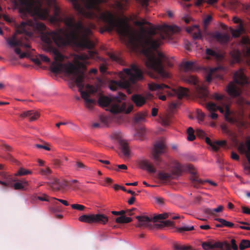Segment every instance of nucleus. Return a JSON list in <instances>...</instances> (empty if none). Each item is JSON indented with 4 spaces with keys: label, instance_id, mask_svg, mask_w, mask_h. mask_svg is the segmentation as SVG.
Returning a JSON list of instances; mask_svg holds the SVG:
<instances>
[{
    "label": "nucleus",
    "instance_id": "obj_14",
    "mask_svg": "<svg viewBox=\"0 0 250 250\" xmlns=\"http://www.w3.org/2000/svg\"><path fill=\"white\" fill-rule=\"evenodd\" d=\"M206 142L215 151H218L221 147L224 146L227 144V142L225 140L212 142L208 137L206 138Z\"/></svg>",
    "mask_w": 250,
    "mask_h": 250
},
{
    "label": "nucleus",
    "instance_id": "obj_60",
    "mask_svg": "<svg viewBox=\"0 0 250 250\" xmlns=\"http://www.w3.org/2000/svg\"><path fill=\"white\" fill-rule=\"evenodd\" d=\"M200 228L202 229L208 230L210 229V227L208 225H201Z\"/></svg>",
    "mask_w": 250,
    "mask_h": 250
},
{
    "label": "nucleus",
    "instance_id": "obj_12",
    "mask_svg": "<svg viewBox=\"0 0 250 250\" xmlns=\"http://www.w3.org/2000/svg\"><path fill=\"white\" fill-rule=\"evenodd\" d=\"M4 179H5L4 181L0 180V184L5 187H13L16 190H25L28 185V182L25 180H18L16 182V180H13V181L15 182V183L12 185V180L10 178H7L6 176Z\"/></svg>",
    "mask_w": 250,
    "mask_h": 250
},
{
    "label": "nucleus",
    "instance_id": "obj_48",
    "mask_svg": "<svg viewBox=\"0 0 250 250\" xmlns=\"http://www.w3.org/2000/svg\"><path fill=\"white\" fill-rule=\"evenodd\" d=\"M99 69H100V71L102 74H105L106 72V69H107L106 66L104 64H102L100 65Z\"/></svg>",
    "mask_w": 250,
    "mask_h": 250
},
{
    "label": "nucleus",
    "instance_id": "obj_3",
    "mask_svg": "<svg viewBox=\"0 0 250 250\" xmlns=\"http://www.w3.org/2000/svg\"><path fill=\"white\" fill-rule=\"evenodd\" d=\"M121 80L111 81L109 84V88L115 91L118 88H127L129 93H131L130 89L137 81L143 79L142 71L135 64H132L129 68H124L123 72L119 73Z\"/></svg>",
    "mask_w": 250,
    "mask_h": 250
},
{
    "label": "nucleus",
    "instance_id": "obj_49",
    "mask_svg": "<svg viewBox=\"0 0 250 250\" xmlns=\"http://www.w3.org/2000/svg\"><path fill=\"white\" fill-rule=\"evenodd\" d=\"M110 58L113 61H116V62H119L120 61V58L119 56L116 55L114 54H111L109 55Z\"/></svg>",
    "mask_w": 250,
    "mask_h": 250
},
{
    "label": "nucleus",
    "instance_id": "obj_15",
    "mask_svg": "<svg viewBox=\"0 0 250 250\" xmlns=\"http://www.w3.org/2000/svg\"><path fill=\"white\" fill-rule=\"evenodd\" d=\"M40 116V113L35 110H28L22 113L20 116L22 118H28L30 122L37 120Z\"/></svg>",
    "mask_w": 250,
    "mask_h": 250
},
{
    "label": "nucleus",
    "instance_id": "obj_56",
    "mask_svg": "<svg viewBox=\"0 0 250 250\" xmlns=\"http://www.w3.org/2000/svg\"><path fill=\"white\" fill-rule=\"evenodd\" d=\"M113 182V180L109 177H106L105 179V183L102 184L103 186H106L107 184H110Z\"/></svg>",
    "mask_w": 250,
    "mask_h": 250
},
{
    "label": "nucleus",
    "instance_id": "obj_7",
    "mask_svg": "<svg viewBox=\"0 0 250 250\" xmlns=\"http://www.w3.org/2000/svg\"><path fill=\"white\" fill-rule=\"evenodd\" d=\"M148 87L151 91H161L164 90L165 88L167 89L165 91V93H166L168 96H176L179 100L187 96L188 91V89L182 87H179L177 89H170L169 87L166 84H159L153 82L149 83Z\"/></svg>",
    "mask_w": 250,
    "mask_h": 250
},
{
    "label": "nucleus",
    "instance_id": "obj_23",
    "mask_svg": "<svg viewBox=\"0 0 250 250\" xmlns=\"http://www.w3.org/2000/svg\"><path fill=\"white\" fill-rule=\"evenodd\" d=\"M48 185L53 190L57 191L60 189L61 185L58 179H56L53 181L49 182Z\"/></svg>",
    "mask_w": 250,
    "mask_h": 250
},
{
    "label": "nucleus",
    "instance_id": "obj_39",
    "mask_svg": "<svg viewBox=\"0 0 250 250\" xmlns=\"http://www.w3.org/2000/svg\"><path fill=\"white\" fill-rule=\"evenodd\" d=\"M39 58L40 60L46 62L47 63H50L51 62L50 59L46 56L41 54L39 55Z\"/></svg>",
    "mask_w": 250,
    "mask_h": 250
},
{
    "label": "nucleus",
    "instance_id": "obj_62",
    "mask_svg": "<svg viewBox=\"0 0 250 250\" xmlns=\"http://www.w3.org/2000/svg\"><path fill=\"white\" fill-rule=\"evenodd\" d=\"M3 146L4 147V148L5 149V150L6 151H11L12 150V147L8 145L7 144H3Z\"/></svg>",
    "mask_w": 250,
    "mask_h": 250
},
{
    "label": "nucleus",
    "instance_id": "obj_52",
    "mask_svg": "<svg viewBox=\"0 0 250 250\" xmlns=\"http://www.w3.org/2000/svg\"><path fill=\"white\" fill-rule=\"evenodd\" d=\"M231 158L234 160L238 161L239 160V155L234 152H231Z\"/></svg>",
    "mask_w": 250,
    "mask_h": 250
},
{
    "label": "nucleus",
    "instance_id": "obj_28",
    "mask_svg": "<svg viewBox=\"0 0 250 250\" xmlns=\"http://www.w3.org/2000/svg\"><path fill=\"white\" fill-rule=\"evenodd\" d=\"M239 249L241 250H244L250 247V241L246 239L241 240L239 244Z\"/></svg>",
    "mask_w": 250,
    "mask_h": 250
},
{
    "label": "nucleus",
    "instance_id": "obj_36",
    "mask_svg": "<svg viewBox=\"0 0 250 250\" xmlns=\"http://www.w3.org/2000/svg\"><path fill=\"white\" fill-rule=\"evenodd\" d=\"M197 118L200 121H203L205 117V114L200 110L197 109L196 111Z\"/></svg>",
    "mask_w": 250,
    "mask_h": 250
},
{
    "label": "nucleus",
    "instance_id": "obj_50",
    "mask_svg": "<svg viewBox=\"0 0 250 250\" xmlns=\"http://www.w3.org/2000/svg\"><path fill=\"white\" fill-rule=\"evenodd\" d=\"M41 173L44 175H48L51 173V170L49 167H46L44 169L41 170Z\"/></svg>",
    "mask_w": 250,
    "mask_h": 250
},
{
    "label": "nucleus",
    "instance_id": "obj_54",
    "mask_svg": "<svg viewBox=\"0 0 250 250\" xmlns=\"http://www.w3.org/2000/svg\"><path fill=\"white\" fill-rule=\"evenodd\" d=\"M242 212L244 213L250 214V208L247 207L242 206Z\"/></svg>",
    "mask_w": 250,
    "mask_h": 250
},
{
    "label": "nucleus",
    "instance_id": "obj_16",
    "mask_svg": "<svg viewBox=\"0 0 250 250\" xmlns=\"http://www.w3.org/2000/svg\"><path fill=\"white\" fill-rule=\"evenodd\" d=\"M146 98L141 94H135L131 97V100L137 107H141L146 103Z\"/></svg>",
    "mask_w": 250,
    "mask_h": 250
},
{
    "label": "nucleus",
    "instance_id": "obj_25",
    "mask_svg": "<svg viewBox=\"0 0 250 250\" xmlns=\"http://www.w3.org/2000/svg\"><path fill=\"white\" fill-rule=\"evenodd\" d=\"M132 219L130 217L122 215L116 219V222L117 223H127L131 222Z\"/></svg>",
    "mask_w": 250,
    "mask_h": 250
},
{
    "label": "nucleus",
    "instance_id": "obj_27",
    "mask_svg": "<svg viewBox=\"0 0 250 250\" xmlns=\"http://www.w3.org/2000/svg\"><path fill=\"white\" fill-rule=\"evenodd\" d=\"M173 225V222L170 220H165L162 221L160 222V224H156L155 225L156 226L157 228H161L164 227H169L172 226Z\"/></svg>",
    "mask_w": 250,
    "mask_h": 250
},
{
    "label": "nucleus",
    "instance_id": "obj_61",
    "mask_svg": "<svg viewBox=\"0 0 250 250\" xmlns=\"http://www.w3.org/2000/svg\"><path fill=\"white\" fill-rule=\"evenodd\" d=\"M162 124L164 125H168L169 124V121L168 119L166 118V119H163Z\"/></svg>",
    "mask_w": 250,
    "mask_h": 250
},
{
    "label": "nucleus",
    "instance_id": "obj_47",
    "mask_svg": "<svg viewBox=\"0 0 250 250\" xmlns=\"http://www.w3.org/2000/svg\"><path fill=\"white\" fill-rule=\"evenodd\" d=\"M145 119V116L143 115L139 114L137 115L135 117V121L136 122H140L143 121Z\"/></svg>",
    "mask_w": 250,
    "mask_h": 250
},
{
    "label": "nucleus",
    "instance_id": "obj_57",
    "mask_svg": "<svg viewBox=\"0 0 250 250\" xmlns=\"http://www.w3.org/2000/svg\"><path fill=\"white\" fill-rule=\"evenodd\" d=\"M242 42L245 45H250V41L248 38L243 37L242 39Z\"/></svg>",
    "mask_w": 250,
    "mask_h": 250
},
{
    "label": "nucleus",
    "instance_id": "obj_46",
    "mask_svg": "<svg viewBox=\"0 0 250 250\" xmlns=\"http://www.w3.org/2000/svg\"><path fill=\"white\" fill-rule=\"evenodd\" d=\"M51 199L53 200L58 201L60 202V203H62V204H63L64 205L66 206H68L69 205V203L66 200H62V199H57V198H56L55 197L51 198Z\"/></svg>",
    "mask_w": 250,
    "mask_h": 250
},
{
    "label": "nucleus",
    "instance_id": "obj_19",
    "mask_svg": "<svg viewBox=\"0 0 250 250\" xmlns=\"http://www.w3.org/2000/svg\"><path fill=\"white\" fill-rule=\"evenodd\" d=\"M128 4V0H119L115 1L114 6L117 10L121 11L125 10Z\"/></svg>",
    "mask_w": 250,
    "mask_h": 250
},
{
    "label": "nucleus",
    "instance_id": "obj_13",
    "mask_svg": "<svg viewBox=\"0 0 250 250\" xmlns=\"http://www.w3.org/2000/svg\"><path fill=\"white\" fill-rule=\"evenodd\" d=\"M210 37L222 45L227 44L231 40L230 35L227 33H222L215 31L210 34Z\"/></svg>",
    "mask_w": 250,
    "mask_h": 250
},
{
    "label": "nucleus",
    "instance_id": "obj_59",
    "mask_svg": "<svg viewBox=\"0 0 250 250\" xmlns=\"http://www.w3.org/2000/svg\"><path fill=\"white\" fill-rule=\"evenodd\" d=\"M107 167L109 169L115 170L116 171H118V169L117 168V165H111L109 167Z\"/></svg>",
    "mask_w": 250,
    "mask_h": 250
},
{
    "label": "nucleus",
    "instance_id": "obj_38",
    "mask_svg": "<svg viewBox=\"0 0 250 250\" xmlns=\"http://www.w3.org/2000/svg\"><path fill=\"white\" fill-rule=\"evenodd\" d=\"M192 37L193 39L194 40H197V39H201L203 40V36L201 33L200 31H198L197 32L193 33L192 35Z\"/></svg>",
    "mask_w": 250,
    "mask_h": 250
},
{
    "label": "nucleus",
    "instance_id": "obj_17",
    "mask_svg": "<svg viewBox=\"0 0 250 250\" xmlns=\"http://www.w3.org/2000/svg\"><path fill=\"white\" fill-rule=\"evenodd\" d=\"M140 166L142 168L146 169L150 173H154L156 172V168L148 160H143L141 161Z\"/></svg>",
    "mask_w": 250,
    "mask_h": 250
},
{
    "label": "nucleus",
    "instance_id": "obj_8",
    "mask_svg": "<svg viewBox=\"0 0 250 250\" xmlns=\"http://www.w3.org/2000/svg\"><path fill=\"white\" fill-rule=\"evenodd\" d=\"M168 217V214L167 213L158 214L154 216L152 218H150L147 216H137L136 218L138 220L139 224L136 226L139 228H147L151 229L153 228L152 221L154 223L158 221L160 222V220Z\"/></svg>",
    "mask_w": 250,
    "mask_h": 250
},
{
    "label": "nucleus",
    "instance_id": "obj_43",
    "mask_svg": "<svg viewBox=\"0 0 250 250\" xmlns=\"http://www.w3.org/2000/svg\"><path fill=\"white\" fill-rule=\"evenodd\" d=\"M180 103L179 102H172L169 104V107L171 109H175L180 105Z\"/></svg>",
    "mask_w": 250,
    "mask_h": 250
},
{
    "label": "nucleus",
    "instance_id": "obj_4",
    "mask_svg": "<svg viewBox=\"0 0 250 250\" xmlns=\"http://www.w3.org/2000/svg\"><path fill=\"white\" fill-rule=\"evenodd\" d=\"M183 172H188L191 174L190 180L195 187H197L198 184L202 182L198 179L196 175V170L191 165H182L176 163L169 172L164 170L159 171L158 173V178L163 181H169L180 176Z\"/></svg>",
    "mask_w": 250,
    "mask_h": 250
},
{
    "label": "nucleus",
    "instance_id": "obj_29",
    "mask_svg": "<svg viewBox=\"0 0 250 250\" xmlns=\"http://www.w3.org/2000/svg\"><path fill=\"white\" fill-rule=\"evenodd\" d=\"M188 137L187 139L188 141H192L195 139L194 135V131L191 127L188 128L187 130Z\"/></svg>",
    "mask_w": 250,
    "mask_h": 250
},
{
    "label": "nucleus",
    "instance_id": "obj_45",
    "mask_svg": "<svg viewBox=\"0 0 250 250\" xmlns=\"http://www.w3.org/2000/svg\"><path fill=\"white\" fill-rule=\"evenodd\" d=\"M100 119L101 122L105 125H107L108 123V118L106 116H100Z\"/></svg>",
    "mask_w": 250,
    "mask_h": 250
},
{
    "label": "nucleus",
    "instance_id": "obj_37",
    "mask_svg": "<svg viewBox=\"0 0 250 250\" xmlns=\"http://www.w3.org/2000/svg\"><path fill=\"white\" fill-rule=\"evenodd\" d=\"M15 52L17 54L19 55L20 58L22 59L26 57V53L24 52L21 53V49L19 47L15 48Z\"/></svg>",
    "mask_w": 250,
    "mask_h": 250
},
{
    "label": "nucleus",
    "instance_id": "obj_24",
    "mask_svg": "<svg viewBox=\"0 0 250 250\" xmlns=\"http://www.w3.org/2000/svg\"><path fill=\"white\" fill-rule=\"evenodd\" d=\"M206 54L208 56H211L216 59L220 58V54L217 51L209 48H206Z\"/></svg>",
    "mask_w": 250,
    "mask_h": 250
},
{
    "label": "nucleus",
    "instance_id": "obj_21",
    "mask_svg": "<svg viewBox=\"0 0 250 250\" xmlns=\"http://www.w3.org/2000/svg\"><path fill=\"white\" fill-rule=\"evenodd\" d=\"M244 31L245 29L242 23H240L239 25L238 28L236 29H230L231 34L234 38L239 37Z\"/></svg>",
    "mask_w": 250,
    "mask_h": 250
},
{
    "label": "nucleus",
    "instance_id": "obj_20",
    "mask_svg": "<svg viewBox=\"0 0 250 250\" xmlns=\"http://www.w3.org/2000/svg\"><path fill=\"white\" fill-rule=\"evenodd\" d=\"M224 207L222 205L219 206L215 208H205L204 209V212L207 214L211 216L216 215V213H219L223 211Z\"/></svg>",
    "mask_w": 250,
    "mask_h": 250
},
{
    "label": "nucleus",
    "instance_id": "obj_44",
    "mask_svg": "<svg viewBox=\"0 0 250 250\" xmlns=\"http://www.w3.org/2000/svg\"><path fill=\"white\" fill-rule=\"evenodd\" d=\"M230 243L231 244V249H233V250H238V248L237 244H236L235 240L234 239H232L230 241Z\"/></svg>",
    "mask_w": 250,
    "mask_h": 250
},
{
    "label": "nucleus",
    "instance_id": "obj_22",
    "mask_svg": "<svg viewBox=\"0 0 250 250\" xmlns=\"http://www.w3.org/2000/svg\"><path fill=\"white\" fill-rule=\"evenodd\" d=\"M182 68L185 72L194 71L195 69V63L192 62H186L183 63Z\"/></svg>",
    "mask_w": 250,
    "mask_h": 250
},
{
    "label": "nucleus",
    "instance_id": "obj_55",
    "mask_svg": "<svg viewBox=\"0 0 250 250\" xmlns=\"http://www.w3.org/2000/svg\"><path fill=\"white\" fill-rule=\"evenodd\" d=\"M196 134L198 136L201 138L204 137L205 135V132L201 129H197L196 130Z\"/></svg>",
    "mask_w": 250,
    "mask_h": 250
},
{
    "label": "nucleus",
    "instance_id": "obj_1",
    "mask_svg": "<svg viewBox=\"0 0 250 250\" xmlns=\"http://www.w3.org/2000/svg\"><path fill=\"white\" fill-rule=\"evenodd\" d=\"M21 4L19 12L22 19H24L28 15L31 19L22 21L20 24L16 25V32L26 36L24 39L17 40L15 36L7 39V42L11 47H21L27 50L31 47L27 37H31L34 32H40L41 39L44 44V49L53 57L54 61L51 62V70L54 73H64L68 76H72V80L79 88L82 98L84 100L85 106L91 109L96 101L90 99L91 95L99 97L98 103L103 107L109 105L112 101L116 103L110 108V112L113 113L125 112L129 113L133 109V105H129L127 107L122 100L125 99V95L119 92L112 99L107 96H103L101 90L90 84L85 86L84 83V74L80 69H85L88 64L89 57L94 58L96 54L94 51H89L87 55H78L76 57V65L71 62L63 63L65 57L58 49L53 46V42L56 44L65 46L72 44L81 47L92 49L94 47V43L90 39L92 31L88 27L85 26L81 21H76L72 15H61V10L57 4Z\"/></svg>",
    "mask_w": 250,
    "mask_h": 250
},
{
    "label": "nucleus",
    "instance_id": "obj_18",
    "mask_svg": "<svg viewBox=\"0 0 250 250\" xmlns=\"http://www.w3.org/2000/svg\"><path fill=\"white\" fill-rule=\"evenodd\" d=\"M120 149L124 156L125 158H128L130 155V149L128 143L124 140L120 139L119 141Z\"/></svg>",
    "mask_w": 250,
    "mask_h": 250
},
{
    "label": "nucleus",
    "instance_id": "obj_40",
    "mask_svg": "<svg viewBox=\"0 0 250 250\" xmlns=\"http://www.w3.org/2000/svg\"><path fill=\"white\" fill-rule=\"evenodd\" d=\"M212 18L211 16L208 15L204 20V23L205 26L208 25L211 21Z\"/></svg>",
    "mask_w": 250,
    "mask_h": 250
},
{
    "label": "nucleus",
    "instance_id": "obj_26",
    "mask_svg": "<svg viewBox=\"0 0 250 250\" xmlns=\"http://www.w3.org/2000/svg\"><path fill=\"white\" fill-rule=\"evenodd\" d=\"M75 168L77 170L79 171L81 169L85 170H91L90 168L85 165L82 162L78 161L76 162Z\"/></svg>",
    "mask_w": 250,
    "mask_h": 250
},
{
    "label": "nucleus",
    "instance_id": "obj_34",
    "mask_svg": "<svg viewBox=\"0 0 250 250\" xmlns=\"http://www.w3.org/2000/svg\"><path fill=\"white\" fill-rule=\"evenodd\" d=\"M186 81L188 83H190L191 84H193L194 85H196L198 83V80H197V78L193 76H189V77H188L187 78Z\"/></svg>",
    "mask_w": 250,
    "mask_h": 250
},
{
    "label": "nucleus",
    "instance_id": "obj_58",
    "mask_svg": "<svg viewBox=\"0 0 250 250\" xmlns=\"http://www.w3.org/2000/svg\"><path fill=\"white\" fill-rule=\"evenodd\" d=\"M233 21L234 22V23H239V24L240 23H242V21L240 19L236 17H234L233 18Z\"/></svg>",
    "mask_w": 250,
    "mask_h": 250
},
{
    "label": "nucleus",
    "instance_id": "obj_10",
    "mask_svg": "<svg viewBox=\"0 0 250 250\" xmlns=\"http://www.w3.org/2000/svg\"><path fill=\"white\" fill-rule=\"evenodd\" d=\"M202 247L205 250H231L230 244L227 241L215 242L212 243L210 242L202 243Z\"/></svg>",
    "mask_w": 250,
    "mask_h": 250
},
{
    "label": "nucleus",
    "instance_id": "obj_63",
    "mask_svg": "<svg viewBox=\"0 0 250 250\" xmlns=\"http://www.w3.org/2000/svg\"><path fill=\"white\" fill-rule=\"evenodd\" d=\"M143 6H146L148 5V0H138Z\"/></svg>",
    "mask_w": 250,
    "mask_h": 250
},
{
    "label": "nucleus",
    "instance_id": "obj_35",
    "mask_svg": "<svg viewBox=\"0 0 250 250\" xmlns=\"http://www.w3.org/2000/svg\"><path fill=\"white\" fill-rule=\"evenodd\" d=\"M73 209H77L78 210H83L85 208V207L80 204H74L71 205Z\"/></svg>",
    "mask_w": 250,
    "mask_h": 250
},
{
    "label": "nucleus",
    "instance_id": "obj_9",
    "mask_svg": "<svg viewBox=\"0 0 250 250\" xmlns=\"http://www.w3.org/2000/svg\"><path fill=\"white\" fill-rule=\"evenodd\" d=\"M79 221L81 222L93 224L99 223L105 225L108 221V218L104 214H83L79 217Z\"/></svg>",
    "mask_w": 250,
    "mask_h": 250
},
{
    "label": "nucleus",
    "instance_id": "obj_6",
    "mask_svg": "<svg viewBox=\"0 0 250 250\" xmlns=\"http://www.w3.org/2000/svg\"><path fill=\"white\" fill-rule=\"evenodd\" d=\"M233 82L227 86V92L232 97L239 96L241 93V86L248 83V79L242 69L236 71L233 75Z\"/></svg>",
    "mask_w": 250,
    "mask_h": 250
},
{
    "label": "nucleus",
    "instance_id": "obj_11",
    "mask_svg": "<svg viewBox=\"0 0 250 250\" xmlns=\"http://www.w3.org/2000/svg\"><path fill=\"white\" fill-rule=\"evenodd\" d=\"M166 145L163 140L158 141L154 145V148L152 151V158L156 165L159 166L162 162L160 155L165 153Z\"/></svg>",
    "mask_w": 250,
    "mask_h": 250
},
{
    "label": "nucleus",
    "instance_id": "obj_53",
    "mask_svg": "<svg viewBox=\"0 0 250 250\" xmlns=\"http://www.w3.org/2000/svg\"><path fill=\"white\" fill-rule=\"evenodd\" d=\"M48 196H47L46 194H43L42 196H38V199L40 200V201H49V200L48 199Z\"/></svg>",
    "mask_w": 250,
    "mask_h": 250
},
{
    "label": "nucleus",
    "instance_id": "obj_64",
    "mask_svg": "<svg viewBox=\"0 0 250 250\" xmlns=\"http://www.w3.org/2000/svg\"><path fill=\"white\" fill-rule=\"evenodd\" d=\"M158 113V109L156 108H153L152 109L151 114L153 116H156Z\"/></svg>",
    "mask_w": 250,
    "mask_h": 250
},
{
    "label": "nucleus",
    "instance_id": "obj_30",
    "mask_svg": "<svg viewBox=\"0 0 250 250\" xmlns=\"http://www.w3.org/2000/svg\"><path fill=\"white\" fill-rule=\"evenodd\" d=\"M194 229L193 226H183L182 227L177 228L176 229L177 231L183 233L186 231H191Z\"/></svg>",
    "mask_w": 250,
    "mask_h": 250
},
{
    "label": "nucleus",
    "instance_id": "obj_31",
    "mask_svg": "<svg viewBox=\"0 0 250 250\" xmlns=\"http://www.w3.org/2000/svg\"><path fill=\"white\" fill-rule=\"evenodd\" d=\"M217 70V68H211L209 70L208 74L206 77V80L208 82H210L212 79V75Z\"/></svg>",
    "mask_w": 250,
    "mask_h": 250
},
{
    "label": "nucleus",
    "instance_id": "obj_41",
    "mask_svg": "<svg viewBox=\"0 0 250 250\" xmlns=\"http://www.w3.org/2000/svg\"><path fill=\"white\" fill-rule=\"evenodd\" d=\"M198 179L200 180V179H199V178H198ZM200 180H201L202 182L201 183H200V184H198V187H196V188H198L199 187V186H200V185L203 184V183H204V182H208V183L210 185H212V186H217V184H216V183H215V182H213V181H209V180H206V181H203L201 180V179H200ZM192 185H193L195 188H196V187H195L193 184H192Z\"/></svg>",
    "mask_w": 250,
    "mask_h": 250
},
{
    "label": "nucleus",
    "instance_id": "obj_5",
    "mask_svg": "<svg viewBox=\"0 0 250 250\" xmlns=\"http://www.w3.org/2000/svg\"><path fill=\"white\" fill-rule=\"evenodd\" d=\"M212 98L217 101L218 105L212 102L206 104V108L210 112V116L211 119L217 118L218 114L215 112L219 110L221 113L224 114L226 121L231 124L235 123L236 119L231 116L232 112L230 110L228 101L225 97L215 93L212 94Z\"/></svg>",
    "mask_w": 250,
    "mask_h": 250
},
{
    "label": "nucleus",
    "instance_id": "obj_32",
    "mask_svg": "<svg viewBox=\"0 0 250 250\" xmlns=\"http://www.w3.org/2000/svg\"><path fill=\"white\" fill-rule=\"evenodd\" d=\"M32 173V171L31 170L25 169L22 167H21L18 170L17 173L16 174V175H25L27 174H30Z\"/></svg>",
    "mask_w": 250,
    "mask_h": 250
},
{
    "label": "nucleus",
    "instance_id": "obj_51",
    "mask_svg": "<svg viewBox=\"0 0 250 250\" xmlns=\"http://www.w3.org/2000/svg\"><path fill=\"white\" fill-rule=\"evenodd\" d=\"M36 147L38 148H43L46 150H50V148L49 146H47L42 145L40 144H36L35 145Z\"/></svg>",
    "mask_w": 250,
    "mask_h": 250
},
{
    "label": "nucleus",
    "instance_id": "obj_42",
    "mask_svg": "<svg viewBox=\"0 0 250 250\" xmlns=\"http://www.w3.org/2000/svg\"><path fill=\"white\" fill-rule=\"evenodd\" d=\"M137 134L140 138H143L145 134V129L143 128H140L139 130H138Z\"/></svg>",
    "mask_w": 250,
    "mask_h": 250
},
{
    "label": "nucleus",
    "instance_id": "obj_2",
    "mask_svg": "<svg viewBox=\"0 0 250 250\" xmlns=\"http://www.w3.org/2000/svg\"><path fill=\"white\" fill-rule=\"evenodd\" d=\"M107 1L98 0L93 7L85 8L78 14L86 18L103 21L105 24L107 31L111 32L115 29L121 37L126 38L128 44L133 49H141L145 57L146 65L149 70L148 74L150 77L154 79L169 78L170 75L165 68V64L167 67H171L173 63L162 52L157 51L155 54L153 50L157 49L164 40L170 39L172 34L178 33L180 30L179 27L176 25H165L162 29V32L157 34L156 29L149 22L142 19L136 21L135 24L139 27L147 24L150 28L148 35L137 37L126 21L116 20L110 12L102 11L100 4Z\"/></svg>",
    "mask_w": 250,
    "mask_h": 250
},
{
    "label": "nucleus",
    "instance_id": "obj_33",
    "mask_svg": "<svg viewBox=\"0 0 250 250\" xmlns=\"http://www.w3.org/2000/svg\"><path fill=\"white\" fill-rule=\"evenodd\" d=\"M215 220L218 221L220 223V224H217L216 225V227L222 228L223 227H226V223H227V220L219 218H215Z\"/></svg>",
    "mask_w": 250,
    "mask_h": 250
}]
</instances>
